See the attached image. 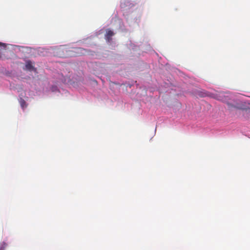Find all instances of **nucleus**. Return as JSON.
Wrapping results in <instances>:
<instances>
[{
    "instance_id": "nucleus-1",
    "label": "nucleus",
    "mask_w": 250,
    "mask_h": 250,
    "mask_svg": "<svg viewBox=\"0 0 250 250\" xmlns=\"http://www.w3.org/2000/svg\"><path fill=\"white\" fill-rule=\"evenodd\" d=\"M72 53H76L78 55L83 54L85 52V50L82 48H75L73 50L70 51Z\"/></svg>"
},
{
    "instance_id": "nucleus-2",
    "label": "nucleus",
    "mask_w": 250,
    "mask_h": 250,
    "mask_svg": "<svg viewBox=\"0 0 250 250\" xmlns=\"http://www.w3.org/2000/svg\"><path fill=\"white\" fill-rule=\"evenodd\" d=\"M114 33L112 31H111L110 29H107L106 30V33L105 35L106 40L109 42L110 40H111V37L114 35Z\"/></svg>"
},
{
    "instance_id": "nucleus-3",
    "label": "nucleus",
    "mask_w": 250,
    "mask_h": 250,
    "mask_svg": "<svg viewBox=\"0 0 250 250\" xmlns=\"http://www.w3.org/2000/svg\"><path fill=\"white\" fill-rule=\"evenodd\" d=\"M19 102H20L21 106V107L22 108H24L27 106L26 102L23 99L21 98Z\"/></svg>"
},
{
    "instance_id": "nucleus-4",
    "label": "nucleus",
    "mask_w": 250,
    "mask_h": 250,
    "mask_svg": "<svg viewBox=\"0 0 250 250\" xmlns=\"http://www.w3.org/2000/svg\"><path fill=\"white\" fill-rule=\"evenodd\" d=\"M26 68L28 70H31L33 68V65L31 63V62L29 61L27 62L25 65Z\"/></svg>"
},
{
    "instance_id": "nucleus-5",
    "label": "nucleus",
    "mask_w": 250,
    "mask_h": 250,
    "mask_svg": "<svg viewBox=\"0 0 250 250\" xmlns=\"http://www.w3.org/2000/svg\"><path fill=\"white\" fill-rule=\"evenodd\" d=\"M1 46L5 47V44L3 43H2V42H0V47H1Z\"/></svg>"
},
{
    "instance_id": "nucleus-6",
    "label": "nucleus",
    "mask_w": 250,
    "mask_h": 250,
    "mask_svg": "<svg viewBox=\"0 0 250 250\" xmlns=\"http://www.w3.org/2000/svg\"><path fill=\"white\" fill-rule=\"evenodd\" d=\"M70 56H73L74 55L72 54V53H71L70 54H69Z\"/></svg>"
}]
</instances>
